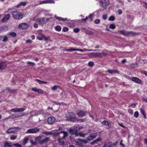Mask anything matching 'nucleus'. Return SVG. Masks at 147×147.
I'll list each match as a JSON object with an SVG mask.
<instances>
[{"label": "nucleus", "instance_id": "nucleus-54", "mask_svg": "<svg viewBox=\"0 0 147 147\" xmlns=\"http://www.w3.org/2000/svg\"><path fill=\"white\" fill-rule=\"evenodd\" d=\"M42 133L43 134H45L47 136L51 134V133H50L49 132H48L47 131H46L45 132H42Z\"/></svg>", "mask_w": 147, "mask_h": 147}, {"label": "nucleus", "instance_id": "nucleus-45", "mask_svg": "<svg viewBox=\"0 0 147 147\" xmlns=\"http://www.w3.org/2000/svg\"><path fill=\"white\" fill-rule=\"evenodd\" d=\"M46 4V0H45L43 1H39V3H38L37 5H41V4Z\"/></svg>", "mask_w": 147, "mask_h": 147}, {"label": "nucleus", "instance_id": "nucleus-8", "mask_svg": "<svg viewBox=\"0 0 147 147\" xmlns=\"http://www.w3.org/2000/svg\"><path fill=\"white\" fill-rule=\"evenodd\" d=\"M66 117L69 119H73L76 117V115L73 113L68 112L66 115Z\"/></svg>", "mask_w": 147, "mask_h": 147}, {"label": "nucleus", "instance_id": "nucleus-21", "mask_svg": "<svg viewBox=\"0 0 147 147\" xmlns=\"http://www.w3.org/2000/svg\"><path fill=\"white\" fill-rule=\"evenodd\" d=\"M101 140V138H98L94 140L91 142L90 144H97L98 142H100Z\"/></svg>", "mask_w": 147, "mask_h": 147}, {"label": "nucleus", "instance_id": "nucleus-11", "mask_svg": "<svg viewBox=\"0 0 147 147\" xmlns=\"http://www.w3.org/2000/svg\"><path fill=\"white\" fill-rule=\"evenodd\" d=\"M38 38L39 40H48L49 37L45 36L43 34L41 33H39L38 36Z\"/></svg>", "mask_w": 147, "mask_h": 147}, {"label": "nucleus", "instance_id": "nucleus-9", "mask_svg": "<svg viewBox=\"0 0 147 147\" xmlns=\"http://www.w3.org/2000/svg\"><path fill=\"white\" fill-rule=\"evenodd\" d=\"M29 25L27 23H24L20 24L18 26L20 29H25L28 28Z\"/></svg>", "mask_w": 147, "mask_h": 147}, {"label": "nucleus", "instance_id": "nucleus-31", "mask_svg": "<svg viewBox=\"0 0 147 147\" xmlns=\"http://www.w3.org/2000/svg\"><path fill=\"white\" fill-rule=\"evenodd\" d=\"M9 35L13 37H16L17 36L16 33L14 32H9Z\"/></svg>", "mask_w": 147, "mask_h": 147}, {"label": "nucleus", "instance_id": "nucleus-13", "mask_svg": "<svg viewBox=\"0 0 147 147\" xmlns=\"http://www.w3.org/2000/svg\"><path fill=\"white\" fill-rule=\"evenodd\" d=\"M102 124L104 125H106V128L109 129L111 127V124L110 122L107 121H104L102 122Z\"/></svg>", "mask_w": 147, "mask_h": 147}, {"label": "nucleus", "instance_id": "nucleus-49", "mask_svg": "<svg viewBox=\"0 0 147 147\" xmlns=\"http://www.w3.org/2000/svg\"><path fill=\"white\" fill-rule=\"evenodd\" d=\"M88 18V17H86L85 18L83 19L82 20V22L84 23H85Z\"/></svg>", "mask_w": 147, "mask_h": 147}, {"label": "nucleus", "instance_id": "nucleus-22", "mask_svg": "<svg viewBox=\"0 0 147 147\" xmlns=\"http://www.w3.org/2000/svg\"><path fill=\"white\" fill-rule=\"evenodd\" d=\"M7 64L5 62H2L0 63V69H3L6 67Z\"/></svg>", "mask_w": 147, "mask_h": 147}, {"label": "nucleus", "instance_id": "nucleus-28", "mask_svg": "<svg viewBox=\"0 0 147 147\" xmlns=\"http://www.w3.org/2000/svg\"><path fill=\"white\" fill-rule=\"evenodd\" d=\"M1 38H2V41L3 42H6L8 40V38L6 36H3L1 37Z\"/></svg>", "mask_w": 147, "mask_h": 147}, {"label": "nucleus", "instance_id": "nucleus-12", "mask_svg": "<svg viewBox=\"0 0 147 147\" xmlns=\"http://www.w3.org/2000/svg\"><path fill=\"white\" fill-rule=\"evenodd\" d=\"M86 113H87L86 111L80 110L77 113V114L79 117H82L85 116Z\"/></svg>", "mask_w": 147, "mask_h": 147}, {"label": "nucleus", "instance_id": "nucleus-64", "mask_svg": "<svg viewBox=\"0 0 147 147\" xmlns=\"http://www.w3.org/2000/svg\"><path fill=\"white\" fill-rule=\"evenodd\" d=\"M117 12L119 15L121 14L122 13V11L121 9H119L118 10Z\"/></svg>", "mask_w": 147, "mask_h": 147}, {"label": "nucleus", "instance_id": "nucleus-58", "mask_svg": "<svg viewBox=\"0 0 147 147\" xmlns=\"http://www.w3.org/2000/svg\"><path fill=\"white\" fill-rule=\"evenodd\" d=\"M84 119H79L77 120V121L79 123H82L84 121Z\"/></svg>", "mask_w": 147, "mask_h": 147}, {"label": "nucleus", "instance_id": "nucleus-29", "mask_svg": "<svg viewBox=\"0 0 147 147\" xmlns=\"http://www.w3.org/2000/svg\"><path fill=\"white\" fill-rule=\"evenodd\" d=\"M60 133H63V137L62 138L63 139H65V138L67 136L68 134L66 132L64 131H61L60 132Z\"/></svg>", "mask_w": 147, "mask_h": 147}, {"label": "nucleus", "instance_id": "nucleus-47", "mask_svg": "<svg viewBox=\"0 0 147 147\" xmlns=\"http://www.w3.org/2000/svg\"><path fill=\"white\" fill-rule=\"evenodd\" d=\"M13 145L17 147H22L21 145L18 143H15L13 144Z\"/></svg>", "mask_w": 147, "mask_h": 147}, {"label": "nucleus", "instance_id": "nucleus-33", "mask_svg": "<svg viewBox=\"0 0 147 147\" xmlns=\"http://www.w3.org/2000/svg\"><path fill=\"white\" fill-rule=\"evenodd\" d=\"M17 137V135H12L10 136V138L11 140H14L16 139Z\"/></svg>", "mask_w": 147, "mask_h": 147}, {"label": "nucleus", "instance_id": "nucleus-42", "mask_svg": "<svg viewBox=\"0 0 147 147\" xmlns=\"http://www.w3.org/2000/svg\"><path fill=\"white\" fill-rule=\"evenodd\" d=\"M61 134L60 132H54L51 134H53V136H59V135Z\"/></svg>", "mask_w": 147, "mask_h": 147}, {"label": "nucleus", "instance_id": "nucleus-40", "mask_svg": "<svg viewBox=\"0 0 147 147\" xmlns=\"http://www.w3.org/2000/svg\"><path fill=\"white\" fill-rule=\"evenodd\" d=\"M109 27L110 29H114L116 28V26L114 24H112L109 25Z\"/></svg>", "mask_w": 147, "mask_h": 147}, {"label": "nucleus", "instance_id": "nucleus-3", "mask_svg": "<svg viewBox=\"0 0 147 147\" xmlns=\"http://www.w3.org/2000/svg\"><path fill=\"white\" fill-rule=\"evenodd\" d=\"M118 32L119 34H122L125 36H133L136 34L134 33L133 32L126 31L125 30H119L118 31Z\"/></svg>", "mask_w": 147, "mask_h": 147}, {"label": "nucleus", "instance_id": "nucleus-6", "mask_svg": "<svg viewBox=\"0 0 147 147\" xmlns=\"http://www.w3.org/2000/svg\"><path fill=\"white\" fill-rule=\"evenodd\" d=\"M36 22L39 24L42 25L46 23V22L45 21V18L44 17L38 18L36 20Z\"/></svg>", "mask_w": 147, "mask_h": 147}, {"label": "nucleus", "instance_id": "nucleus-62", "mask_svg": "<svg viewBox=\"0 0 147 147\" xmlns=\"http://www.w3.org/2000/svg\"><path fill=\"white\" fill-rule=\"evenodd\" d=\"M41 136H39L36 138L35 140L36 141H39L41 139Z\"/></svg>", "mask_w": 147, "mask_h": 147}, {"label": "nucleus", "instance_id": "nucleus-37", "mask_svg": "<svg viewBox=\"0 0 147 147\" xmlns=\"http://www.w3.org/2000/svg\"><path fill=\"white\" fill-rule=\"evenodd\" d=\"M75 130L71 128H69V133L71 135H73L74 132Z\"/></svg>", "mask_w": 147, "mask_h": 147}, {"label": "nucleus", "instance_id": "nucleus-41", "mask_svg": "<svg viewBox=\"0 0 147 147\" xmlns=\"http://www.w3.org/2000/svg\"><path fill=\"white\" fill-rule=\"evenodd\" d=\"M115 19V17L113 16H111L109 18V21H114Z\"/></svg>", "mask_w": 147, "mask_h": 147}, {"label": "nucleus", "instance_id": "nucleus-14", "mask_svg": "<svg viewBox=\"0 0 147 147\" xmlns=\"http://www.w3.org/2000/svg\"><path fill=\"white\" fill-rule=\"evenodd\" d=\"M55 118L51 116L48 118L47 121L49 124H52L55 121Z\"/></svg>", "mask_w": 147, "mask_h": 147}, {"label": "nucleus", "instance_id": "nucleus-4", "mask_svg": "<svg viewBox=\"0 0 147 147\" xmlns=\"http://www.w3.org/2000/svg\"><path fill=\"white\" fill-rule=\"evenodd\" d=\"M40 129L37 127L31 128L28 129L26 132V134H35L39 131Z\"/></svg>", "mask_w": 147, "mask_h": 147}, {"label": "nucleus", "instance_id": "nucleus-2", "mask_svg": "<svg viewBox=\"0 0 147 147\" xmlns=\"http://www.w3.org/2000/svg\"><path fill=\"white\" fill-rule=\"evenodd\" d=\"M99 3L100 5L105 9L109 4L110 1L109 0H104L103 1L100 0L99 1Z\"/></svg>", "mask_w": 147, "mask_h": 147}, {"label": "nucleus", "instance_id": "nucleus-63", "mask_svg": "<svg viewBox=\"0 0 147 147\" xmlns=\"http://www.w3.org/2000/svg\"><path fill=\"white\" fill-rule=\"evenodd\" d=\"M143 99L144 101L147 103V97H145L143 98Z\"/></svg>", "mask_w": 147, "mask_h": 147}, {"label": "nucleus", "instance_id": "nucleus-53", "mask_svg": "<svg viewBox=\"0 0 147 147\" xmlns=\"http://www.w3.org/2000/svg\"><path fill=\"white\" fill-rule=\"evenodd\" d=\"M100 20L99 19L96 20L94 21V23L96 24H98L100 23Z\"/></svg>", "mask_w": 147, "mask_h": 147}, {"label": "nucleus", "instance_id": "nucleus-38", "mask_svg": "<svg viewBox=\"0 0 147 147\" xmlns=\"http://www.w3.org/2000/svg\"><path fill=\"white\" fill-rule=\"evenodd\" d=\"M67 51H76L77 50H79V49H73L71 48L67 49Z\"/></svg>", "mask_w": 147, "mask_h": 147}, {"label": "nucleus", "instance_id": "nucleus-10", "mask_svg": "<svg viewBox=\"0 0 147 147\" xmlns=\"http://www.w3.org/2000/svg\"><path fill=\"white\" fill-rule=\"evenodd\" d=\"M97 133H93L91 134L90 136L87 138V139L88 140L91 141L95 138L97 135Z\"/></svg>", "mask_w": 147, "mask_h": 147}, {"label": "nucleus", "instance_id": "nucleus-60", "mask_svg": "<svg viewBox=\"0 0 147 147\" xmlns=\"http://www.w3.org/2000/svg\"><path fill=\"white\" fill-rule=\"evenodd\" d=\"M27 63L28 66H30L31 65H32L34 64V63L30 62H27Z\"/></svg>", "mask_w": 147, "mask_h": 147}, {"label": "nucleus", "instance_id": "nucleus-44", "mask_svg": "<svg viewBox=\"0 0 147 147\" xmlns=\"http://www.w3.org/2000/svg\"><path fill=\"white\" fill-rule=\"evenodd\" d=\"M134 116L136 118H137L139 116V113L138 111H136L135 112L134 114Z\"/></svg>", "mask_w": 147, "mask_h": 147}, {"label": "nucleus", "instance_id": "nucleus-39", "mask_svg": "<svg viewBox=\"0 0 147 147\" xmlns=\"http://www.w3.org/2000/svg\"><path fill=\"white\" fill-rule=\"evenodd\" d=\"M28 138L27 137L24 138L23 140V144L24 145L26 144L28 142Z\"/></svg>", "mask_w": 147, "mask_h": 147}, {"label": "nucleus", "instance_id": "nucleus-48", "mask_svg": "<svg viewBox=\"0 0 147 147\" xmlns=\"http://www.w3.org/2000/svg\"><path fill=\"white\" fill-rule=\"evenodd\" d=\"M18 108H15L12 109L11 110V111L12 112H14L16 113V112H18Z\"/></svg>", "mask_w": 147, "mask_h": 147}, {"label": "nucleus", "instance_id": "nucleus-50", "mask_svg": "<svg viewBox=\"0 0 147 147\" xmlns=\"http://www.w3.org/2000/svg\"><path fill=\"white\" fill-rule=\"evenodd\" d=\"M18 112H22L24 111L25 109L24 108H18Z\"/></svg>", "mask_w": 147, "mask_h": 147}, {"label": "nucleus", "instance_id": "nucleus-57", "mask_svg": "<svg viewBox=\"0 0 147 147\" xmlns=\"http://www.w3.org/2000/svg\"><path fill=\"white\" fill-rule=\"evenodd\" d=\"M36 81L38 82L39 84H42L43 82V81H41L39 80L38 79H36Z\"/></svg>", "mask_w": 147, "mask_h": 147}, {"label": "nucleus", "instance_id": "nucleus-59", "mask_svg": "<svg viewBox=\"0 0 147 147\" xmlns=\"http://www.w3.org/2000/svg\"><path fill=\"white\" fill-rule=\"evenodd\" d=\"M57 86H55L52 88V90H56L57 89Z\"/></svg>", "mask_w": 147, "mask_h": 147}, {"label": "nucleus", "instance_id": "nucleus-56", "mask_svg": "<svg viewBox=\"0 0 147 147\" xmlns=\"http://www.w3.org/2000/svg\"><path fill=\"white\" fill-rule=\"evenodd\" d=\"M107 16L106 14H104L102 16V18L105 20L107 19Z\"/></svg>", "mask_w": 147, "mask_h": 147}, {"label": "nucleus", "instance_id": "nucleus-61", "mask_svg": "<svg viewBox=\"0 0 147 147\" xmlns=\"http://www.w3.org/2000/svg\"><path fill=\"white\" fill-rule=\"evenodd\" d=\"M118 124L119 125H120L121 127H122L124 128H125V127L123 123H118Z\"/></svg>", "mask_w": 147, "mask_h": 147}, {"label": "nucleus", "instance_id": "nucleus-36", "mask_svg": "<svg viewBox=\"0 0 147 147\" xmlns=\"http://www.w3.org/2000/svg\"><path fill=\"white\" fill-rule=\"evenodd\" d=\"M94 65V62L92 61H90L88 64V66L90 67H92Z\"/></svg>", "mask_w": 147, "mask_h": 147}, {"label": "nucleus", "instance_id": "nucleus-26", "mask_svg": "<svg viewBox=\"0 0 147 147\" xmlns=\"http://www.w3.org/2000/svg\"><path fill=\"white\" fill-rule=\"evenodd\" d=\"M138 66V64L136 63H134L131 64L130 65V67L131 68L134 69L136 67Z\"/></svg>", "mask_w": 147, "mask_h": 147}, {"label": "nucleus", "instance_id": "nucleus-43", "mask_svg": "<svg viewBox=\"0 0 147 147\" xmlns=\"http://www.w3.org/2000/svg\"><path fill=\"white\" fill-rule=\"evenodd\" d=\"M76 136H79L81 137H84L85 136V135L83 134L82 133H80L78 134H76Z\"/></svg>", "mask_w": 147, "mask_h": 147}, {"label": "nucleus", "instance_id": "nucleus-7", "mask_svg": "<svg viewBox=\"0 0 147 147\" xmlns=\"http://www.w3.org/2000/svg\"><path fill=\"white\" fill-rule=\"evenodd\" d=\"M89 56L92 58H96L101 57V54L98 53H90Z\"/></svg>", "mask_w": 147, "mask_h": 147}, {"label": "nucleus", "instance_id": "nucleus-30", "mask_svg": "<svg viewBox=\"0 0 147 147\" xmlns=\"http://www.w3.org/2000/svg\"><path fill=\"white\" fill-rule=\"evenodd\" d=\"M140 113L141 114L143 115L144 118L145 119L146 118V116L145 114L144 110L142 108H141L140 109Z\"/></svg>", "mask_w": 147, "mask_h": 147}, {"label": "nucleus", "instance_id": "nucleus-23", "mask_svg": "<svg viewBox=\"0 0 147 147\" xmlns=\"http://www.w3.org/2000/svg\"><path fill=\"white\" fill-rule=\"evenodd\" d=\"M49 140V138L48 137H46L45 138L43 139L42 140L39 141L40 144H43L44 143L47 142Z\"/></svg>", "mask_w": 147, "mask_h": 147}, {"label": "nucleus", "instance_id": "nucleus-20", "mask_svg": "<svg viewBox=\"0 0 147 147\" xmlns=\"http://www.w3.org/2000/svg\"><path fill=\"white\" fill-rule=\"evenodd\" d=\"M13 145V144L11 142H5L4 147H11Z\"/></svg>", "mask_w": 147, "mask_h": 147}, {"label": "nucleus", "instance_id": "nucleus-52", "mask_svg": "<svg viewBox=\"0 0 147 147\" xmlns=\"http://www.w3.org/2000/svg\"><path fill=\"white\" fill-rule=\"evenodd\" d=\"M37 92L42 94L43 93V91L40 89H38Z\"/></svg>", "mask_w": 147, "mask_h": 147}, {"label": "nucleus", "instance_id": "nucleus-27", "mask_svg": "<svg viewBox=\"0 0 147 147\" xmlns=\"http://www.w3.org/2000/svg\"><path fill=\"white\" fill-rule=\"evenodd\" d=\"M58 141L60 145L63 146L64 144V142L62 139H59Z\"/></svg>", "mask_w": 147, "mask_h": 147}, {"label": "nucleus", "instance_id": "nucleus-15", "mask_svg": "<svg viewBox=\"0 0 147 147\" xmlns=\"http://www.w3.org/2000/svg\"><path fill=\"white\" fill-rule=\"evenodd\" d=\"M131 80L136 83L140 84L142 82V81L139 78L135 77H133L131 78Z\"/></svg>", "mask_w": 147, "mask_h": 147}, {"label": "nucleus", "instance_id": "nucleus-32", "mask_svg": "<svg viewBox=\"0 0 147 147\" xmlns=\"http://www.w3.org/2000/svg\"><path fill=\"white\" fill-rule=\"evenodd\" d=\"M55 29L57 31H60L61 30V28L60 26H57L55 27Z\"/></svg>", "mask_w": 147, "mask_h": 147}, {"label": "nucleus", "instance_id": "nucleus-5", "mask_svg": "<svg viewBox=\"0 0 147 147\" xmlns=\"http://www.w3.org/2000/svg\"><path fill=\"white\" fill-rule=\"evenodd\" d=\"M18 127H10L6 131V133L9 134L15 133L18 131Z\"/></svg>", "mask_w": 147, "mask_h": 147}, {"label": "nucleus", "instance_id": "nucleus-17", "mask_svg": "<svg viewBox=\"0 0 147 147\" xmlns=\"http://www.w3.org/2000/svg\"><path fill=\"white\" fill-rule=\"evenodd\" d=\"M82 31L85 33L86 34L88 35L93 34V32L86 29L83 28L82 29Z\"/></svg>", "mask_w": 147, "mask_h": 147}, {"label": "nucleus", "instance_id": "nucleus-51", "mask_svg": "<svg viewBox=\"0 0 147 147\" xmlns=\"http://www.w3.org/2000/svg\"><path fill=\"white\" fill-rule=\"evenodd\" d=\"M74 31L75 33H78L80 31V29L79 28H75L74 29Z\"/></svg>", "mask_w": 147, "mask_h": 147}, {"label": "nucleus", "instance_id": "nucleus-1", "mask_svg": "<svg viewBox=\"0 0 147 147\" xmlns=\"http://www.w3.org/2000/svg\"><path fill=\"white\" fill-rule=\"evenodd\" d=\"M13 17L16 20H20L23 18V15L20 12L17 11L12 13Z\"/></svg>", "mask_w": 147, "mask_h": 147}, {"label": "nucleus", "instance_id": "nucleus-35", "mask_svg": "<svg viewBox=\"0 0 147 147\" xmlns=\"http://www.w3.org/2000/svg\"><path fill=\"white\" fill-rule=\"evenodd\" d=\"M46 0V4L47 3H55V1L53 0Z\"/></svg>", "mask_w": 147, "mask_h": 147}, {"label": "nucleus", "instance_id": "nucleus-19", "mask_svg": "<svg viewBox=\"0 0 147 147\" xmlns=\"http://www.w3.org/2000/svg\"><path fill=\"white\" fill-rule=\"evenodd\" d=\"M107 72H108L110 74H119V72L116 70H111L110 69H108L107 71Z\"/></svg>", "mask_w": 147, "mask_h": 147}, {"label": "nucleus", "instance_id": "nucleus-18", "mask_svg": "<svg viewBox=\"0 0 147 147\" xmlns=\"http://www.w3.org/2000/svg\"><path fill=\"white\" fill-rule=\"evenodd\" d=\"M115 144H113L112 142H108L107 143H105L103 145V147H112Z\"/></svg>", "mask_w": 147, "mask_h": 147}, {"label": "nucleus", "instance_id": "nucleus-46", "mask_svg": "<svg viewBox=\"0 0 147 147\" xmlns=\"http://www.w3.org/2000/svg\"><path fill=\"white\" fill-rule=\"evenodd\" d=\"M69 28L66 27H64L62 30L63 32H66L68 31Z\"/></svg>", "mask_w": 147, "mask_h": 147}, {"label": "nucleus", "instance_id": "nucleus-24", "mask_svg": "<svg viewBox=\"0 0 147 147\" xmlns=\"http://www.w3.org/2000/svg\"><path fill=\"white\" fill-rule=\"evenodd\" d=\"M27 3L26 2H21L16 6V7H17V8H18V7H20V6H25L26 5Z\"/></svg>", "mask_w": 147, "mask_h": 147}, {"label": "nucleus", "instance_id": "nucleus-55", "mask_svg": "<svg viewBox=\"0 0 147 147\" xmlns=\"http://www.w3.org/2000/svg\"><path fill=\"white\" fill-rule=\"evenodd\" d=\"M38 89L36 87L32 88V90L33 91L37 92Z\"/></svg>", "mask_w": 147, "mask_h": 147}, {"label": "nucleus", "instance_id": "nucleus-16", "mask_svg": "<svg viewBox=\"0 0 147 147\" xmlns=\"http://www.w3.org/2000/svg\"><path fill=\"white\" fill-rule=\"evenodd\" d=\"M10 18V15L9 14H6L2 19L3 22H5L8 20Z\"/></svg>", "mask_w": 147, "mask_h": 147}, {"label": "nucleus", "instance_id": "nucleus-25", "mask_svg": "<svg viewBox=\"0 0 147 147\" xmlns=\"http://www.w3.org/2000/svg\"><path fill=\"white\" fill-rule=\"evenodd\" d=\"M8 29V28L6 26H4L0 27V32L1 31H7Z\"/></svg>", "mask_w": 147, "mask_h": 147}, {"label": "nucleus", "instance_id": "nucleus-34", "mask_svg": "<svg viewBox=\"0 0 147 147\" xmlns=\"http://www.w3.org/2000/svg\"><path fill=\"white\" fill-rule=\"evenodd\" d=\"M76 142L78 145L80 147L83 146V145L81 142H80L79 141H78L77 140H76Z\"/></svg>", "mask_w": 147, "mask_h": 147}]
</instances>
